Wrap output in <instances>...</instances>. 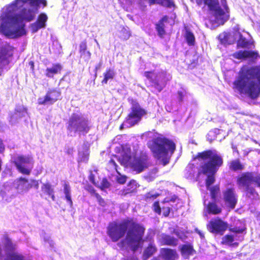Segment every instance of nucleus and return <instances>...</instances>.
Instances as JSON below:
<instances>
[{"label": "nucleus", "instance_id": "nucleus-1", "mask_svg": "<svg viewBox=\"0 0 260 260\" xmlns=\"http://www.w3.org/2000/svg\"><path fill=\"white\" fill-rule=\"evenodd\" d=\"M40 4L47 6L46 0H15L6 8L0 26L2 34L10 38L25 34L24 21L33 20Z\"/></svg>", "mask_w": 260, "mask_h": 260}, {"label": "nucleus", "instance_id": "nucleus-2", "mask_svg": "<svg viewBox=\"0 0 260 260\" xmlns=\"http://www.w3.org/2000/svg\"><path fill=\"white\" fill-rule=\"evenodd\" d=\"M145 229L140 224L133 221L125 220L118 223L112 222L107 228V234L113 242H117L126 235L124 239L118 243L121 249L129 247L133 251L142 247Z\"/></svg>", "mask_w": 260, "mask_h": 260}, {"label": "nucleus", "instance_id": "nucleus-3", "mask_svg": "<svg viewBox=\"0 0 260 260\" xmlns=\"http://www.w3.org/2000/svg\"><path fill=\"white\" fill-rule=\"evenodd\" d=\"M234 85L241 93L257 99L260 94V66L243 68Z\"/></svg>", "mask_w": 260, "mask_h": 260}, {"label": "nucleus", "instance_id": "nucleus-4", "mask_svg": "<svg viewBox=\"0 0 260 260\" xmlns=\"http://www.w3.org/2000/svg\"><path fill=\"white\" fill-rule=\"evenodd\" d=\"M194 161L201 162V171L207 176L206 185L208 187L215 181V174L223 164L220 153L215 150H210L198 153Z\"/></svg>", "mask_w": 260, "mask_h": 260}, {"label": "nucleus", "instance_id": "nucleus-5", "mask_svg": "<svg viewBox=\"0 0 260 260\" xmlns=\"http://www.w3.org/2000/svg\"><path fill=\"white\" fill-rule=\"evenodd\" d=\"M150 149L155 157L160 159L165 166L169 163L170 157L175 149V145L168 139L157 137L153 140Z\"/></svg>", "mask_w": 260, "mask_h": 260}, {"label": "nucleus", "instance_id": "nucleus-6", "mask_svg": "<svg viewBox=\"0 0 260 260\" xmlns=\"http://www.w3.org/2000/svg\"><path fill=\"white\" fill-rule=\"evenodd\" d=\"M237 183L243 188L247 198L252 200L258 199V194L254 189L256 185L260 186V175L254 173H243L238 179Z\"/></svg>", "mask_w": 260, "mask_h": 260}, {"label": "nucleus", "instance_id": "nucleus-7", "mask_svg": "<svg viewBox=\"0 0 260 260\" xmlns=\"http://www.w3.org/2000/svg\"><path fill=\"white\" fill-rule=\"evenodd\" d=\"M68 135L74 137L77 134L85 135L89 130L88 121L80 112L73 113L67 123Z\"/></svg>", "mask_w": 260, "mask_h": 260}, {"label": "nucleus", "instance_id": "nucleus-8", "mask_svg": "<svg viewBox=\"0 0 260 260\" xmlns=\"http://www.w3.org/2000/svg\"><path fill=\"white\" fill-rule=\"evenodd\" d=\"M210 10L212 11L215 22V25L218 26L223 25L229 18V8L226 5L225 0H221L222 8L219 5L218 0H203Z\"/></svg>", "mask_w": 260, "mask_h": 260}, {"label": "nucleus", "instance_id": "nucleus-9", "mask_svg": "<svg viewBox=\"0 0 260 260\" xmlns=\"http://www.w3.org/2000/svg\"><path fill=\"white\" fill-rule=\"evenodd\" d=\"M129 101L131 103L130 112L121 125V128L122 126L129 127L138 124L141 120L142 117L146 114L145 110L142 108L136 101L133 99Z\"/></svg>", "mask_w": 260, "mask_h": 260}, {"label": "nucleus", "instance_id": "nucleus-10", "mask_svg": "<svg viewBox=\"0 0 260 260\" xmlns=\"http://www.w3.org/2000/svg\"><path fill=\"white\" fill-rule=\"evenodd\" d=\"M144 74L159 92L165 87L166 82L172 78L170 74L158 70L152 72H145Z\"/></svg>", "mask_w": 260, "mask_h": 260}, {"label": "nucleus", "instance_id": "nucleus-11", "mask_svg": "<svg viewBox=\"0 0 260 260\" xmlns=\"http://www.w3.org/2000/svg\"><path fill=\"white\" fill-rule=\"evenodd\" d=\"M123 159L124 162L129 165L132 169L137 173L142 172L149 165L148 156L145 154H142L140 157H135L132 160L131 156L126 154L123 156Z\"/></svg>", "mask_w": 260, "mask_h": 260}, {"label": "nucleus", "instance_id": "nucleus-12", "mask_svg": "<svg viewBox=\"0 0 260 260\" xmlns=\"http://www.w3.org/2000/svg\"><path fill=\"white\" fill-rule=\"evenodd\" d=\"M2 243L6 255L5 260H23V256L16 251L17 246L6 235L3 236Z\"/></svg>", "mask_w": 260, "mask_h": 260}, {"label": "nucleus", "instance_id": "nucleus-13", "mask_svg": "<svg viewBox=\"0 0 260 260\" xmlns=\"http://www.w3.org/2000/svg\"><path fill=\"white\" fill-rule=\"evenodd\" d=\"M13 162L18 171L25 175H29L32 168V159L29 156L18 155L13 158Z\"/></svg>", "mask_w": 260, "mask_h": 260}, {"label": "nucleus", "instance_id": "nucleus-14", "mask_svg": "<svg viewBox=\"0 0 260 260\" xmlns=\"http://www.w3.org/2000/svg\"><path fill=\"white\" fill-rule=\"evenodd\" d=\"M60 95L61 92L59 89L55 88L49 89L44 97L38 99V104L44 105H52L59 99Z\"/></svg>", "mask_w": 260, "mask_h": 260}, {"label": "nucleus", "instance_id": "nucleus-15", "mask_svg": "<svg viewBox=\"0 0 260 260\" xmlns=\"http://www.w3.org/2000/svg\"><path fill=\"white\" fill-rule=\"evenodd\" d=\"M13 48L10 45H6L0 51V70L6 69L12 60Z\"/></svg>", "mask_w": 260, "mask_h": 260}, {"label": "nucleus", "instance_id": "nucleus-16", "mask_svg": "<svg viewBox=\"0 0 260 260\" xmlns=\"http://www.w3.org/2000/svg\"><path fill=\"white\" fill-rule=\"evenodd\" d=\"M223 194L225 206L231 209L235 208L237 203V196L234 189H227L223 192Z\"/></svg>", "mask_w": 260, "mask_h": 260}, {"label": "nucleus", "instance_id": "nucleus-17", "mask_svg": "<svg viewBox=\"0 0 260 260\" xmlns=\"http://www.w3.org/2000/svg\"><path fill=\"white\" fill-rule=\"evenodd\" d=\"M227 228V223L219 218L211 220L207 225L208 230L213 233L222 234Z\"/></svg>", "mask_w": 260, "mask_h": 260}, {"label": "nucleus", "instance_id": "nucleus-18", "mask_svg": "<svg viewBox=\"0 0 260 260\" xmlns=\"http://www.w3.org/2000/svg\"><path fill=\"white\" fill-rule=\"evenodd\" d=\"M232 56L239 59H249L250 61H254L258 57L257 52L254 51H239L234 53Z\"/></svg>", "mask_w": 260, "mask_h": 260}, {"label": "nucleus", "instance_id": "nucleus-19", "mask_svg": "<svg viewBox=\"0 0 260 260\" xmlns=\"http://www.w3.org/2000/svg\"><path fill=\"white\" fill-rule=\"evenodd\" d=\"M146 1L148 2L150 5L157 4L170 9L174 8L175 7L174 2L172 0H139V4L141 7L145 8L146 5L144 2Z\"/></svg>", "mask_w": 260, "mask_h": 260}, {"label": "nucleus", "instance_id": "nucleus-20", "mask_svg": "<svg viewBox=\"0 0 260 260\" xmlns=\"http://www.w3.org/2000/svg\"><path fill=\"white\" fill-rule=\"evenodd\" d=\"M48 17L45 13H41L36 22L31 24V29L33 32H37L40 29L45 28Z\"/></svg>", "mask_w": 260, "mask_h": 260}, {"label": "nucleus", "instance_id": "nucleus-21", "mask_svg": "<svg viewBox=\"0 0 260 260\" xmlns=\"http://www.w3.org/2000/svg\"><path fill=\"white\" fill-rule=\"evenodd\" d=\"M14 185L18 193L27 191L31 187V185L28 181L22 177L16 180L14 183Z\"/></svg>", "mask_w": 260, "mask_h": 260}, {"label": "nucleus", "instance_id": "nucleus-22", "mask_svg": "<svg viewBox=\"0 0 260 260\" xmlns=\"http://www.w3.org/2000/svg\"><path fill=\"white\" fill-rule=\"evenodd\" d=\"M231 231L234 233V235H226L224 237L223 240L224 243L229 245L232 244V242L236 240H240L241 238H242V236H239L238 238H237V234H241L243 232L244 229H239L237 227H235L233 228H231L230 229Z\"/></svg>", "mask_w": 260, "mask_h": 260}, {"label": "nucleus", "instance_id": "nucleus-23", "mask_svg": "<svg viewBox=\"0 0 260 260\" xmlns=\"http://www.w3.org/2000/svg\"><path fill=\"white\" fill-rule=\"evenodd\" d=\"M27 115L26 109L22 105L17 106L15 108V113L10 117V122L15 123L18 119L25 117Z\"/></svg>", "mask_w": 260, "mask_h": 260}, {"label": "nucleus", "instance_id": "nucleus-24", "mask_svg": "<svg viewBox=\"0 0 260 260\" xmlns=\"http://www.w3.org/2000/svg\"><path fill=\"white\" fill-rule=\"evenodd\" d=\"M201 165L202 164L200 163V168H198L197 167H196L194 164H189L185 169L186 177L187 178L191 179L196 175L198 176L200 174H203V172L201 171Z\"/></svg>", "mask_w": 260, "mask_h": 260}, {"label": "nucleus", "instance_id": "nucleus-25", "mask_svg": "<svg viewBox=\"0 0 260 260\" xmlns=\"http://www.w3.org/2000/svg\"><path fill=\"white\" fill-rule=\"evenodd\" d=\"M161 253L165 260H176L178 254L175 250L164 248L161 250Z\"/></svg>", "mask_w": 260, "mask_h": 260}, {"label": "nucleus", "instance_id": "nucleus-26", "mask_svg": "<svg viewBox=\"0 0 260 260\" xmlns=\"http://www.w3.org/2000/svg\"><path fill=\"white\" fill-rule=\"evenodd\" d=\"M62 70V66L59 63L53 64L51 67L46 69L45 75L49 78H52L55 74L60 73Z\"/></svg>", "mask_w": 260, "mask_h": 260}, {"label": "nucleus", "instance_id": "nucleus-27", "mask_svg": "<svg viewBox=\"0 0 260 260\" xmlns=\"http://www.w3.org/2000/svg\"><path fill=\"white\" fill-rule=\"evenodd\" d=\"M218 40L222 44H232L234 40L232 35L230 33L222 32L218 36Z\"/></svg>", "mask_w": 260, "mask_h": 260}, {"label": "nucleus", "instance_id": "nucleus-28", "mask_svg": "<svg viewBox=\"0 0 260 260\" xmlns=\"http://www.w3.org/2000/svg\"><path fill=\"white\" fill-rule=\"evenodd\" d=\"M42 193L50 196L53 201L55 200L54 189L49 183H44L41 187Z\"/></svg>", "mask_w": 260, "mask_h": 260}, {"label": "nucleus", "instance_id": "nucleus-29", "mask_svg": "<svg viewBox=\"0 0 260 260\" xmlns=\"http://www.w3.org/2000/svg\"><path fill=\"white\" fill-rule=\"evenodd\" d=\"M194 251L192 246L189 245H183L181 248V254L186 259L188 258L190 255H192Z\"/></svg>", "mask_w": 260, "mask_h": 260}, {"label": "nucleus", "instance_id": "nucleus-30", "mask_svg": "<svg viewBox=\"0 0 260 260\" xmlns=\"http://www.w3.org/2000/svg\"><path fill=\"white\" fill-rule=\"evenodd\" d=\"M63 193L67 203L70 205V207H72L73 206V202L71 198V187L69 183L67 182H64L63 185Z\"/></svg>", "mask_w": 260, "mask_h": 260}, {"label": "nucleus", "instance_id": "nucleus-31", "mask_svg": "<svg viewBox=\"0 0 260 260\" xmlns=\"http://www.w3.org/2000/svg\"><path fill=\"white\" fill-rule=\"evenodd\" d=\"M167 16H164L162 17L158 22L157 24H156V29L158 32V35L160 37H162L163 35L165 33V31L164 29L165 24L164 22H166L167 21Z\"/></svg>", "mask_w": 260, "mask_h": 260}, {"label": "nucleus", "instance_id": "nucleus-32", "mask_svg": "<svg viewBox=\"0 0 260 260\" xmlns=\"http://www.w3.org/2000/svg\"><path fill=\"white\" fill-rule=\"evenodd\" d=\"M162 242L165 245L176 246L177 244V240L173 237L164 235L162 237Z\"/></svg>", "mask_w": 260, "mask_h": 260}, {"label": "nucleus", "instance_id": "nucleus-33", "mask_svg": "<svg viewBox=\"0 0 260 260\" xmlns=\"http://www.w3.org/2000/svg\"><path fill=\"white\" fill-rule=\"evenodd\" d=\"M156 248L152 244H150L148 247L145 250L143 253V258L144 260L147 259L150 256L152 255L156 251Z\"/></svg>", "mask_w": 260, "mask_h": 260}, {"label": "nucleus", "instance_id": "nucleus-34", "mask_svg": "<svg viewBox=\"0 0 260 260\" xmlns=\"http://www.w3.org/2000/svg\"><path fill=\"white\" fill-rule=\"evenodd\" d=\"M237 37L238 38L237 41V46L238 47L244 48L250 45V42L244 38L239 32H237Z\"/></svg>", "mask_w": 260, "mask_h": 260}, {"label": "nucleus", "instance_id": "nucleus-35", "mask_svg": "<svg viewBox=\"0 0 260 260\" xmlns=\"http://www.w3.org/2000/svg\"><path fill=\"white\" fill-rule=\"evenodd\" d=\"M207 210L209 213L217 214L219 213L221 210L215 203H209L207 206Z\"/></svg>", "mask_w": 260, "mask_h": 260}, {"label": "nucleus", "instance_id": "nucleus-36", "mask_svg": "<svg viewBox=\"0 0 260 260\" xmlns=\"http://www.w3.org/2000/svg\"><path fill=\"white\" fill-rule=\"evenodd\" d=\"M115 75V73L113 69H109L104 74V78L102 81L103 84H107L109 80L113 79Z\"/></svg>", "mask_w": 260, "mask_h": 260}, {"label": "nucleus", "instance_id": "nucleus-37", "mask_svg": "<svg viewBox=\"0 0 260 260\" xmlns=\"http://www.w3.org/2000/svg\"><path fill=\"white\" fill-rule=\"evenodd\" d=\"M185 39L188 45H194L195 43V37L193 33L188 30H186L185 33Z\"/></svg>", "mask_w": 260, "mask_h": 260}, {"label": "nucleus", "instance_id": "nucleus-38", "mask_svg": "<svg viewBox=\"0 0 260 260\" xmlns=\"http://www.w3.org/2000/svg\"><path fill=\"white\" fill-rule=\"evenodd\" d=\"M187 96L188 93L184 88H181L177 91V99L179 103H182Z\"/></svg>", "mask_w": 260, "mask_h": 260}, {"label": "nucleus", "instance_id": "nucleus-39", "mask_svg": "<svg viewBox=\"0 0 260 260\" xmlns=\"http://www.w3.org/2000/svg\"><path fill=\"white\" fill-rule=\"evenodd\" d=\"M211 185H210L209 187H208L206 184L207 189L209 190L210 192L211 198H212L213 200H215L219 191V188L217 186L210 187Z\"/></svg>", "mask_w": 260, "mask_h": 260}, {"label": "nucleus", "instance_id": "nucleus-40", "mask_svg": "<svg viewBox=\"0 0 260 260\" xmlns=\"http://www.w3.org/2000/svg\"><path fill=\"white\" fill-rule=\"evenodd\" d=\"M41 237L43 239L45 243H47L49 244L50 247H53L54 245L53 241L51 239L49 235L46 234L44 231H42L41 233Z\"/></svg>", "mask_w": 260, "mask_h": 260}, {"label": "nucleus", "instance_id": "nucleus-41", "mask_svg": "<svg viewBox=\"0 0 260 260\" xmlns=\"http://www.w3.org/2000/svg\"><path fill=\"white\" fill-rule=\"evenodd\" d=\"M130 37V33L127 28L123 27L120 32L119 37L123 40H127Z\"/></svg>", "mask_w": 260, "mask_h": 260}, {"label": "nucleus", "instance_id": "nucleus-42", "mask_svg": "<svg viewBox=\"0 0 260 260\" xmlns=\"http://www.w3.org/2000/svg\"><path fill=\"white\" fill-rule=\"evenodd\" d=\"M88 150H86L84 152L79 151V161L82 162H87L88 159Z\"/></svg>", "mask_w": 260, "mask_h": 260}, {"label": "nucleus", "instance_id": "nucleus-43", "mask_svg": "<svg viewBox=\"0 0 260 260\" xmlns=\"http://www.w3.org/2000/svg\"><path fill=\"white\" fill-rule=\"evenodd\" d=\"M230 168L234 171L242 169V167L238 160L232 161L231 162Z\"/></svg>", "mask_w": 260, "mask_h": 260}, {"label": "nucleus", "instance_id": "nucleus-44", "mask_svg": "<svg viewBox=\"0 0 260 260\" xmlns=\"http://www.w3.org/2000/svg\"><path fill=\"white\" fill-rule=\"evenodd\" d=\"M87 45L85 41L82 42L79 46V51L81 55H83V54H85L86 51Z\"/></svg>", "mask_w": 260, "mask_h": 260}, {"label": "nucleus", "instance_id": "nucleus-45", "mask_svg": "<svg viewBox=\"0 0 260 260\" xmlns=\"http://www.w3.org/2000/svg\"><path fill=\"white\" fill-rule=\"evenodd\" d=\"M110 183L106 178H103L101 183V188L102 190L110 187Z\"/></svg>", "mask_w": 260, "mask_h": 260}, {"label": "nucleus", "instance_id": "nucleus-46", "mask_svg": "<svg viewBox=\"0 0 260 260\" xmlns=\"http://www.w3.org/2000/svg\"><path fill=\"white\" fill-rule=\"evenodd\" d=\"M117 181L120 184H123L126 181V177L125 176H122L119 174L117 177Z\"/></svg>", "mask_w": 260, "mask_h": 260}, {"label": "nucleus", "instance_id": "nucleus-47", "mask_svg": "<svg viewBox=\"0 0 260 260\" xmlns=\"http://www.w3.org/2000/svg\"><path fill=\"white\" fill-rule=\"evenodd\" d=\"M157 196H158L157 194H154L153 192H150L148 193L146 195V200L147 201H148V200H150L151 199H155V198H156V197Z\"/></svg>", "mask_w": 260, "mask_h": 260}, {"label": "nucleus", "instance_id": "nucleus-48", "mask_svg": "<svg viewBox=\"0 0 260 260\" xmlns=\"http://www.w3.org/2000/svg\"><path fill=\"white\" fill-rule=\"evenodd\" d=\"M153 207L154 208V210L155 212L160 213L161 212V209L159 205V203L157 202H155L153 204Z\"/></svg>", "mask_w": 260, "mask_h": 260}, {"label": "nucleus", "instance_id": "nucleus-49", "mask_svg": "<svg viewBox=\"0 0 260 260\" xmlns=\"http://www.w3.org/2000/svg\"><path fill=\"white\" fill-rule=\"evenodd\" d=\"M85 189L91 194H94L95 195V193H96L95 189L92 186H88Z\"/></svg>", "mask_w": 260, "mask_h": 260}, {"label": "nucleus", "instance_id": "nucleus-50", "mask_svg": "<svg viewBox=\"0 0 260 260\" xmlns=\"http://www.w3.org/2000/svg\"><path fill=\"white\" fill-rule=\"evenodd\" d=\"M103 64V62L101 61L96 66L95 68V76H96V72L99 70Z\"/></svg>", "mask_w": 260, "mask_h": 260}, {"label": "nucleus", "instance_id": "nucleus-51", "mask_svg": "<svg viewBox=\"0 0 260 260\" xmlns=\"http://www.w3.org/2000/svg\"><path fill=\"white\" fill-rule=\"evenodd\" d=\"M5 146L3 143V141L0 139V153H3L5 150Z\"/></svg>", "mask_w": 260, "mask_h": 260}, {"label": "nucleus", "instance_id": "nucleus-52", "mask_svg": "<svg viewBox=\"0 0 260 260\" xmlns=\"http://www.w3.org/2000/svg\"><path fill=\"white\" fill-rule=\"evenodd\" d=\"M109 164L113 166L114 167V169L116 170V167H117V165L114 159H111L109 161Z\"/></svg>", "mask_w": 260, "mask_h": 260}, {"label": "nucleus", "instance_id": "nucleus-53", "mask_svg": "<svg viewBox=\"0 0 260 260\" xmlns=\"http://www.w3.org/2000/svg\"><path fill=\"white\" fill-rule=\"evenodd\" d=\"M2 194L3 198L4 199H5L6 198V196H11V197H13L14 196L13 194H11L10 192H8L7 193H5L4 191H3L2 192Z\"/></svg>", "mask_w": 260, "mask_h": 260}, {"label": "nucleus", "instance_id": "nucleus-54", "mask_svg": "<svg viewBox=\"0 0 260 260\" xmlns=\"http://www.w3.org/2000/svg\"><path fill=\"white\" fill-rule=\"evenodd\" d=\"M89 179L90 182H91L93 184H95L94 177V175L92 173H90V174L89 176Z\"/></svg>", "mask_w": 260, "mask_h": 260}, {"label": "nucleus", "instance_id": "nucleus-55", "mask_svg": "<svg viewBox=\"0 0 260 260\" xmlns=\"http://www.w3.org/2000/svg\"><path fill=\"white\" fill-rule=\"evenodd\" d=\"M95 197L97 199V200L99 201V202L100 204H101V201H102V202H104V200L101 198V196L98 193H95Z\"/></svg>", "mask_w": 260, "mask_h": 260}, {"label": "nucleus", "instance_id": "nucleus-56", "mask_svg": "<svg viewBox=\"0 0 260 260\" xmlns=\"http://www.w3.org/2000/svg\"><path fill=\"white\" fill-rule=\"evenodd\" d=\"M83 55L85 56V57H86L87 60H89L90 58L91 53L89 51H86L85 54H83Z\"/></svg>", "mask_w": 260, "mask_h": 260}, {"label": "nucleus", "instance_id": "nucleus-57", "mask_svg": "<svg viewBox=\"0 0 260 260\" xmlns=\"http://www.w3.org/2000/svg\"><path fill=\"white\" fill-rule=\"evenodd\" d=\"M124 260H137V258L135 256L133 255L131 257H127L126 259H125Z\"/></svg>", "mask_w": 260, "mask_h": 260}, {"label": "nucleus", "instance_id": "nucleus-58", "mask_svg": "<svg viewBox=\"0 0 260 260\" xmlns=\"http://www.w3.org/2000/svg\"><path fill=\"white\" fill-rule=\"evenodd\" d=\"M196 231H197V233L199 234V235L200 236V237L201 238H204V236L201 232H200V231H199L198 230H197Z\"/></svg>", "mask_w": 260, "mask_h": 260}, {"label": "nucleus", "instance_id": "nucleus-59", "mask_svg": "<svg viewBox=\"0 0 260 260\" xmlns=\"http://www.w3.org/2000/svg\"><path fill=\"white\" fill-rule=\"evenodd\" d=\"M146 178L148 180V181H152L153 180V178L152 177L146 176Z\"/></svg>", "mask_w": 260, "mask_h": 260}, {"label": "nucleus", "instance_id": "nucleus-60", "mask_svg": "<svg viewBox=\"0 0 260 260\" xmlns=\"http://www.w3.org/2000/svg\"><path fill=\"white\" fill-rule=\"evenodd\" d=\"M170 212V208H167V211L166 212V213H164L165 215V216H167L168 215L169 213Z\"/></svg>", "mask_w": 260, "mask_h": 260}, {"label": "nucleus", "instance_id": "nucleus-61", "mask_svg": "<svg viewBox=\"0 0 260 260\" xmlns=\"http://www.w3.org/2000/svg\"><path fill=\"white\" fill-rule=\"evenodd\" d=\"M136 182L135 181H133V182H131L129 184V185H135L136 186Z\"/></svg>", "mask_w": 260, "mask_h": 260}, {"label": "nucleus", "instance_id": "nucleus-62", "mask_svg": "<svg viewBox=\"0 0 260 260\" xmlns=\"http://www.w3.org/2000/svg\"><path fill=\"white\" fill-rule=\"evenodd\" d=\"M131 191H127V192H125L124 193V195H126V194H127L128 193L130 192Z\"/></svg>", "mask_w": 260, "mask_h": 260}, {"label": "nucleus", "instance_id": "nucleus-63", "mask_svg": "<svg viewBox=\"0 0 260 260\" xmlns=\"http://www.w3.org/2000/svg\"><path fill=\"white\" fill-rule=\"evenodd\" d=\"M233 245H234V246H237V243L235 242Z\"/></svg>", "mask_w": 260, "mask_h": 260}, {"label": "nucleus", "instance_id": "nucleus-64", "mask_svg": "<svg viewBox=\"0 0 260 260\" xmlns=\"http://www.w3.org/2000/svg\"><path fill=\"white\" fill-rule=\"evenodd\" d=\"M101 205H103V204L104 203V202H102V201H101Z\"/></svg>", "mask_w": 260, "mask_h": 260}]
</instances>
